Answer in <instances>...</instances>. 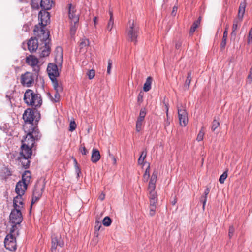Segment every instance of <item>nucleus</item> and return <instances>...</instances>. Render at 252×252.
I'll use <instances>...</instances> for the list:
<instances>
[{
	"mask_svg": "<svg viewBox=\"0 0 252 252\" xmlns=\"http://www.w3.org/2000/svg\"><path fill=\"white\" fill-rule=\"evenodd\" d=\"M227 35H228L227 30V29H226L225 31L223 32L222 40L220 45V47L222 49L224 48V47L226 44Z\"/></svg>",
	"mask_w": 252,
	"mask_h": 252,
	"instance_id": "31",
	"label": "nucleus"
},
{
	"mask_svg": "<svg viewBox=\"0 0 252 252\" xmlns=\"http://www.w3.org/2000/svg\"><path fill=\"white\" fill-rule=\"evenodd\" d=\"M40 32L42 34H43V37L42 38V40H46L47 39V37L49 36V33L46 32V31L43 28L41 29Z\"/></svg>",
	"mask_w": 252,
	"mask_h": 252,
	"instance_id": "41",
	"label": "nucleus"
},
{
	"mask_svg": "<svg viewBox=\"0 0 252 252\" xmlns=\"http://www.w3.org/2000/svg\"><path fill=\"white\" fill-rule=\"evenodd\" d=\"M158 174V171L157 170H154L151 177L148 187V190L149 193V199H157V193L155 191V188Z\"/></svg>",
	"mask_w": 252,
	"mask_h": 252,
	"instance_id": "5",
	"label": "nucleus"
},
{
	"mask_svg": "<svg viewBox=\"0 0 252 252\" xmlns=\"http://www.w3.org/2000/svg\"><path fill=\"white\" fill-rule=\"evenodd\" d=\"M101 227V222L98 220H96L95 221V227H94L95 230L96 231H98V230H99Z\"/></svg>",
	"mask_w": 252,
	"mask_h": 252,
	"instance_id": "52",
	"label": "nucleus"
},
{
	"mask_svg": "<svg viewBox=\"0 0 252 252\" xmlns=\"http://www.w3.org/2000/svg\"><path fill=\"white\" fill-rule=\"evenodd\" d=\"M87 75L89 79H92L95 76V71L93 69L90 70L88 72Z\"/></svg>",
	"mask_w": 252,
	"mask_h": 252,
	"instance_id": "45",
	"label": "nucleus"
},
{
	"mask_svg": "<svg viewBox=\"0 0 252 252\" xmlns=\"http://www.w3.org/2000/svg\"><path fill=\"white\" fill-rule=\"evenodd\" d=\"M39 2H40V0H31V6L33 9H38L39 7Z\"/></svg>",
	"mask_w": 252,
	"mask_h": 252,
	"instance_id": "37",
	"label": "nucleus"
},
{
	"mask_svg": "<svg viewBox=\"0 0 252 252\" xmlns=\"http://www.w3.org/2000/svg\"><path fill=\"white\" fill-rule=\"evenodd\" d=\"M166 117L167 118L165 119V122H164V127L165 128H166L167 127L170 125V121H171L168 115V117Z\"/></svg>",
	"mask_w": 252,
	"mask_h": 252,
	"instance_id": "53",
	"label": "nucleus"
},
{
	"mask_svg": "<svg viewBox=\"0 0 252 252\" xmlns=\"http://www.w3.org/2000/svg\"><path fill=\"white\" fill-rule=\"evenodd\" d=\"M89 45V41L88 39L83 38H82L79 42V47L80 50H82L83 52H85L87 50V48Z\"/></svg>",
	"mask_w": 252,
	"mask_h": 252,
	"instance_id": "25",
	"label": "nucleus"
},
{
	"mask_svg": "<svg viewBox=\"0 0 252 252\" xmlns=\"http://www.w3.org/2000/svg\"><path fill=\"white\" fill-rule=\"evenodd\" d=\"M246 6V3L245 1L241 2L240 4L237 18L239 19L240 20H243L244 15L245 12Z\"/></svg>",
	"mask_w": 252,
	"mask_h": 252,
	"instance_id": "23",
	"label": "nucleus"
},
{
	"mask_svg": "<svg viewBox=\"0 0 252 252\" xmlns=\"http://www.w3.org/2000/svg\"><path fill=\"white\" fill-rule=\"evenodd\" d=\"M203 129H204V127H202L197 134L196 140L198 142L201 141L203 139V137H204V136L205 134V132H204Z\"/></svg>",
	"mask_w": 252,
	"mask_h": 252,
	"instance_id": "33",
	"label": "nucleus"
},
{
	"mask_svg": "<svg viewBox=\"0 0 252 252\" xmlns=\"http://www.w3.org/2000/svg\"><path fill=\"white\" fill-rule=\"evenodd\" d=\"M39 24L44 27L50 22V14L46 10L41 11L39 13Z\"/></svg>",
	"mask_w": 252,
	"mask_h": 252,
	"instance_id": "13",
	"label": "nucleus"
},
{
	"mask_svg": "<svg viewBox=\"0 0 252 252\" xmlns=\"http://www.w3.org/2000/svg\"><path fill=\"white\" fill-rule=\"evenodd\" d=\"M26 62L29 65L34 67L37 65L38 63V60L35 56L30 55L27 57Z\"/></svg>",
	"mask_w": 252,
	"mask_h": 252,
	"instance_id": "21",
	"label": "nucleus"
},
{
	"mask_svg": "<svg viewBox=\"0 0 252 252\" xmlns=\"http://www.w3.org/2000/svg\"><path fill=\"white\" fill-rule=\"evenodd\" d=\"M24 100L28 105L38 107L42 103V99L39 94H35L32 90H28L24 94Z\"/></svg>",
	"mask_w": 252,
	"mask_h": 252,
	"instance_id": "2",
	"label": "nucleus"
},
{
	"mask_svg": "<svg viewBox=\"0 0 252 252\" xmlns=\"http://www.w3.org/2000/svg\"><path fill=\"white\" fill-rule=\"evenodd\" d=\"M100 158V154L99 151L94 148L92 150L91 160L92 162L96 163L99 161Z\"/></svg>",
	"mask_w": 252,
	"mask_h": 252,
	"instance_id": "22",
	"label": "nucleus"
},
{
	"mask_svg": "<svg viewBox=\"0 0 252 252\" xmlns=\"http://www.w3.org/2000/svg\"><path fill=\"white\" fill-rule=\"evenodd\" d=\"M145 159L140 157L138 160V163L139 165H142L144 163Z\"/></svg>",
	"mask_w": 252,
	"mask_h": 252,
	"instance_id": "58",
	"label": "nucleus"
},
{
	"mask_svg": "<svg viewBox=\"0 0 252 252\" xmlns=\"http://www.w3.org/2000/svg\"><path fill=\"white\" fill-rule=\"evenodd\" d=\"M80 151L82 155H86L88 153V151L86 149L83 145H81L80 147Z\"/></svg>",
	"mask_w": 252,
	"mask_h": 252,
	"instance_id": "47",
	"label": "nucleus"
},
{
	"mask_svg": "<svg viewBox=\"0 0 252 252\" xmlns=\"http://www.w3.org/2000/svg\"><path fill=\"white\" fill-rule=\"evenodd\" d=\"M178 7L177 6H174L173 8L172 11L171 12V14L173 16H175L177 11Z\"/></svg>",
	"mask_w": 252,
	"mask_h": 252,
	"instance_id": "57",
	"label": "nucleus"
},
{
	"mask_svg": "<svg viewBox=\"0 0 252 252\" xmlns=\"http://www.w3.org/2000/svg\"><path fill=\"white\" fill-rule=\"evenodd\" d=\"M201 21V17H199V18L196 20L192 24V26L190 28L189 33L190 34H192L193 32L196 30V28L198 27L200 24Z\"/></svg>",
	"mask_w": 252,
	"mask_h": 252,
	"instance_id": "30",
	"label": "nucleus"
},
{
	"mask_svg": "<svg viewBox=\"0 0 252 252\" xmlns=\"http://www.w3.org/2000/svg\"><path fill=\"white\" fill-rule=\"evenodd\" d=\"M27 46L28 50L31 52L35 51L37 49L38 46V43L36 38L31 37L27 43Z\"/></svg>",
	"mask_w": 252,
	"mask_h": 252,
	"instance_id": "16",
	"label": "nucleus"
},
{
	"mask_svg": "<svg viewBox=\"0 0 252 252\" xmlns=\"http://www.w3.org/2000/svg\"><path fill=\"white\" fill-rule=\"evenodd\" d=\"M227 177V171L223 172V173L220 176L219 179V182L221 184H223L224 183L225 179Z\"/></svg>",
	"mask_w": 252,
	"mask_h": 252,
	"instance_id": "39",
	"label": "nucleus"
},
{
	"mask_svg": "<svg viewBox=\"0 0 252 252\" xmlns=\"http://www.w3.org/2000/svg\"><path fill=\"white\" fill-rule=\"evenodd\" d=\"M97 18L96 17H94V18L93 19L94 25H96L97 24Z\"/></svg>",
	"mask_w": 252,
	"mask_h": 252,
	"instance_id": "64",
	"label": "nucleus"
},
{
	"mask_svg": "<svg viewBox=\"0 0 252 252\" xmlns=\"http://www.w3.org/2000/svg\"><path fill=\"white\" fill-rule=\"evenodd\" d=\"M32 148L29 146H26L22 144L21 146V151L20 152L21 155L24 158V159L26 161V164H24V167L27 168L29 167L30 165V158L32 155Z\"/></svg>",
	"mask_w": 252,
	"mask_h": 252,
	"instance_id": "9",
	"label": "nucleus"
},
{
	"mask_svg": "<svg viewBox=\"0 0 252 252\" xmlns=\"http://www.w3.org/2000/svg\"><path fill=\"white\" fill-rule=\"evenodd\" d=\"M51 238L52 245L51 250L52 252H56L58 247L62 248L64 246V242L60 235L54 234L52 236Z\"/></svg>",
	"mask_w": 252,
	"mask_h": 252,
	"instance_id": "10",
	"label": "nucleus"
},
{
	"mask_svg": "<svg viewBox=\"0 0 252 252\" xmlns=\"http://www.w3.org/2000/svg\"><path fill=\"white\" fill-rule=\"evenodd\" d=\"M234 232V228L233 226H231L229 229V236L230 238H231L233 236V233Z\"/></svg>",
	"mask_w": 252,
	"mask_h": 252,
	"instance_id": "54",
	"label": "nucleus"
},
{
	"mask_svg": "<svg viewBox=\"0 0 252 252\" xmlns=\"http://www.w3.org/2000/svg\"><path fill=\"white\" fill-rule=\"evenodd\" d=\"M146 112L145 109H142L140 110L139 116L138 117V119L140 120H144V118L146 115Z\"/></svg>",
	"mask_w": 252,
	"mask_h": 252,
	"instance_id": "40",
	"label": "nucleus"
},
{
	"mask_svg": "<svg viewBox=\"0 0 252 252\" xmlns=\"http://www.w3.org/2000/svg\"><path fill=\"white\" fill-rule=\"evenodd\" d=\"M143 121L144 120L137 119L136 124V130L137 132L140 131L142 129Z\"/></svg>",
	"mask_w": 252,
	"mask_h": 252,
	"instance_id": "34",
	"label": "nucleus"
},
{
	"mask_svg": "<svg viewBox=\"0 0 252 252\" xmlns=\"http://www.w3.org/2000/svg\"><path fill=\"white\" fill-rule=\"evenodd\" d=\"M181 46V43L180 42H178L176 44V48L177 49L179 48Z\"/></svg>",
	"mask_w": 252,
	"mask_h": 252,
	"instance_id": "63",
	"label": "nucleus"
},
{
	"mask_svg": "<svg viewBox=\"0 0 252 252\" xmlns=\"http://www.w3.org/2000/svg\"><path fill=\"white\" fill-rule=\"evenodd\" d=\"M152 81V78L148 77L146 80L143 86V90L145 92L149 91L151 88V84Z\"/></svg>",
	"mask_w": 252,
	"mask_h": 252,
	"instance_id": "27",
	"label": "nucleus"
},
{
	"mask_svg": "<svg viewBox=\"0 0 252 252\" xmlns=\"http://www.w3.org/2000/svg\"><path fill=\"white\" fill-rule=\"evenodd\" d=\"M109 14H110V19L109 20H114V19L113 18V13L111 11H109Z\"/></svg>",
	"mask_w": 252,
	"mask_h": 252,
	"instance_id": "62",
	"label": "nucleus"
},
{
	"mask_svg": "<svg viewBox=\"0 0 252 252\" xmlns=\"http://www.w3.org/2000/svg\"><path fill=\"white\" fill-rule=\"evenodd\" d=\"M45 185L43 182H37L34 188L32 204L37 201L41 197Z\"/></svg>",
	"mask_w": 252,
	"mask_h": 252,
	"instance_id": "7",
	"label": "nucleus"
},
{
	"mask_svg": "<svg viewBox=\"0 0 252 252\" xmlns=\"http://www.w3.org/2000/svg\"><path fill=\"white\" fill-rule=\"evenodd\" d=\"M191 80V74L190 72H189L188 74V76L187 78V79L185 82V86L187 87L188 88H189L190 83Z\"/></svg>",
	"mask_w": 252,
	"mask_h": 252,
	"instance_id": "38",
	"label": "nucleus"
},
{
	"mask_svg": "<svg viewBox=\"0 0 252 252\" xmlns=\"http://www.w3.org/2000/svg\"><path fill=\"white\" fill-rule=\"evenodd\" d=\"M47 71L51 80L56 79L60 75L57 65L53 63H50L48 64Z\"/></svg>",
	"mask_w": 252,
	"mask_h": 252,
	"instance_id": "11",
	"label": "nucleus"
},
{
	"mask_svg": "<svg viewBox=\"0 0 252 252\" xmlns=\"http://www.w3.org/2000/svg\"><path fill=\"white\" fill-rule=\"evenodd\" d=\"M74 168H75V172H76V173L77 175V177H79V174L81 172V170H80V168L79 167V165L75 166Z\"/></svg>",
	"mask_w": 252,
	"mask_h": 252,
	"instance_id": "56",
	"label": "nucleus"
},
{
	"mask_svg": "<svg viewBox=\"0 0 252 252\" xmlns=\"http://www.w3.org/2000/svg\"><path fill=\"white\" fill-rule=\"evenodd\" d=\"M24 130L26 133L32 135V137L34 138L35 140H38L41 137L38 129L34 126L33 125L31 127Z\"/></svg>",
	"mask_w": 252,
	"mask_h": 252,
	"instance_id": "15",
	"label": "nucleus"
},
{
	"mask_svg": "<svg viewBox=\"0 0 252 252\" xmlns=\"http://www.w3.org/2000/svg\"><path fill=\"white\" fill-rule=\"evenodd\" d=\"M19 235V231L16 225H12L10 232L4 239V246L6 249L13 251L17 249L16 237Z\"/></svg>",
	"mask_w": 252,
	"mask_h": 252,
	"instance_id": "1",
	"label": "nucleus"
},
{
	"mask_svg": "<svg viewBox=\"0 0 252 252\" xmlns=\"http://www.w3.org/2000/svg\"><path fill=\"white\" fill-rule=\"evenodd\" d=\"M38 115V113L32 111V109H28L25 110L23 115V118L25 122L23 126L24 129H26L31 127V126H32L33 125L32 123L36 115Z\"/></svg>",
	"mask_w": 252,
	"mask_h": 252,
	"instance_id": "4",
	"label": "nucleus"
},
{
	"mask_svg": "<svg viewBox=\"0 0 252 252\" xmlns=\"http://www.w3.org/2000/svg\"><path fill=\"white\" fill-rule=\"evenodd\" d=\"M31 174L29 171H26L22 175V180L21 181L24 182L28 185L30 182Z\"/></svg>",
	"mask_w": 252,
	"mask_h": 252,
	"instance_id": "26",
	"label": "nucleus"
},
{
	"mask_svg": "<svg viewBox=\"0 0 252 252\" xmlns=\"http://www.w3.org/2000/svg\"><path fill=\"white\" fill-rule=\"evenodd\" d=\"M139 32V27L134 20H130L128 22L126 33L128 38L132 42H136Z\"/></svg>",
	"mask_w": 252,
	"mask_h": 252,
	"instance_id": "3",
	"label": "nucleus"
},
{
	"mask_svg": "<svg viewBox=\"0 0 252 252\" xmlns=\"http://www.w3.org/2000/svg\"><path fill=\"white\" fill-rule=\"evenodd\" d=\"M247 81L250 83L252 81V66L250 69L249 73L247 77Z\"/></svg>",
	"mask_w": 252,
	"mask_h": 252,
	"instance_id": "51",
	"label": "nucleus"
},
{
	"mask_svg": "<svg viewBox=\"0 0 252 252\" xmlns=\"http://www.w3.org/2000/svg\"><path fill=\"white\" fill-rule=\"evenodd\" d=\"M21 83L27 87H31L34 82V77L33 75L27 72L21 76Z\"/></svg>",
	"mask_w": 252,
	"mask_h": 252,
	"instance_id": "12",
	"label": "nucleus"
},
{
	"mask_svg": "<svg viewBox=\"0 0 252 252\" xmlns=\"http://www.w3.org/2000/svg\"><path fill=\"white\" fill-rule=\"evenodd\" d=\"M23 194H17V195L13 199V206L14 208L17 210H20L23 207Z\"/></svg>",
	"mask_w": 252,
	"mask_h": 252,
	"instance_id": "17",
	"label": "nucleus"
},
{
	"mask_svg": "<svg viewBox=\"0 0 252 252\" xmlns=\"http://www.w3.org/2000/svg\"><path fill=\"white\" fill-rule=\"evenodd\" d=\"M220 123L217 120H214L212 123V130L215 131L216 129L219 126Z\"/></svg>",
	"mask_w": 252,
	"mask_h": 252,
	"instance_id": "48",
	"label": "nucleus"
},
{
	"mask_svg": "<svg viewBox=\"0 0 252 252\" xmlns=\"http://www.w3.org/2000/svg\"><path fill=\"white\" fill-rule=\"evenodd\" d=\"M112 64H113L112 60L109 59L108 61V66H107V73L108 74H110L111 73V69L112 68Z\"/></svg>",
	"mask_w": 252,
	"mask_h": 252,
	"instance_id": "44",
	"label": "nucleus"
},
{
	"mask_svg": "<svg viewBox=\"0 0 252 252\" xmlns=\"http://www.w3.org/2000/svg\"><path fill=\"white\" fill-rule=\"evenodd\" d=\"M114 25V20H109L107 26V29L109 31H111Z\"/></svg>",
	"mask_w": 252,
	"mask_h": 252,
	"instance_id": "46",
	"label": "nucleus"
},
{
	"mask_svg": "<svg viewBox=\"0 0 252 252\" xmlns=\"http://www.w3.org/2000/svg\"><path fill=\"white\" fill-rule=\"evenodd\" d=\"M61 92H56V93L54 95V97L52 98V100L54 102H58L60 100V93Z\"/></svg>",
	"mask_w": 252,
	"mask_h": 252,
	"instance_id": "49",
	"label": "nucleus"
},
{
	"mask_svg": "<svg viewBox=\"0 0 252 252\" xmlns=\"http://www.w3.org/2000/svg\"><path fill=\"white\" fill-rule=\"evenodd\" d=\"M156 206H149V215L153 216L156 213Z\"/></svg>",
	"mask_w": 252,
	"mask_h": 252,
	"instance_id": "43",
	"label": "nucleus"
},
{
	"mask_svg": "<svg viewBox=\"0 0 252 252\" xmlns=\"http://www.w3.org/2000/svg\"><path fill=\"white\" fill-rule=\"evenodd\" d=\"M76 127V124L75 122L73 121H71L69 125V130L70 131H73L75 129Z\"/></svg>",
	"mask_w": 252,
	"mask_h": 252,
	"instance_id": "50",
	"label": "nucleus"
},
{
	"mask_svg": "<svg viewBox=\"0 0 252 252\" xmlns=\"http://www.w3.org/2000/svg\"><path fill=\"white\" fill-rule=\"evenodd\" d=\"M150 200V205L149 206H156L157 203V199H149Z\"/></svg>",
	"mask_w": 252,
	"mask_h": 252,
	"instance_id": "55",
	"label": "nucleus"
},
{
	"mask_svg": "<svg viewBox=\"0 0 252 252\" xmlns=\"http://www.w3.org/2000/svg\"><path fill=\"white\" fill-rule=\"evenodd\" d=\"M53 83V86L57 92H62L63 91V88L61 85L59 84L57 80V79L51 80Z\"/></svg>",
	"mask_w": 252,
	"mask_h": 252,
	"instance_id": "29",
	"label": "nucleus"
},
{
	"mask_svg": "<svg viewBox=\"0 0 252 252\" xmlns=\"http://www.w3.org/2000/svg\"><path fill=\"white\" fill-rule=\"evenodd\" d=\"M210 192V189L207 188L204 191V194L200 197V201L202 202L203 208L204 209L207 199V195Z\"/></svg>",
	"mask_w": 252,
	"mask_h": 252,
	"instance_id": "28",
	"label": "nucleus"
},
{
	"mask_svg": "<svg viewBox=\"0 0 252 252\" xmlns=\"http://www.w3.org/2000/svg\"><path fill=\"white\" fill-rule=\"evenodd\" d=\"M242 21V20H240L238 18L234 20L232 25V31L231 32L232 36H235L236 35V31L238 27L240 26V23Z\"/></svg>",
	"mask_w": 252,
	"mask_h": 252,
	"instance_id": "24",
	"label": "nucleus"
},
{
	"mask_svg": "<svg viewBox=\"0 0 252 252\" xmlns=\"http://www.w3.org/2000/svg\"><path fill=\"white\" fill-rule=\"evenodd\" d=\"M54 4L53 0H41L40 6L45 10L50 9Z\"/></svg>",
	"mask_w": 252,
	"mask_h": 252,
	"instance_id": "20",
	"label": "nucleus"
},
{
	"mask_svg": "<svg viewBox=\"0 0 252 252\" xmlns=\"http://www.w3.org/2000/svg\"><path fill=\"white\" fill-rule=\"evenodd\" d=\"M10 222L13 224V225H16L19 231V227L23 220V216L20 210L13 209L10 214Z\"/></svg>",
	"mask_w": 252,
	"mask_h": 252,
	"instance_id": "6",
	"label": "nucleus"
},
{
	"mask_svg": "<svg viewBox=\"0 0 252 252\" xmlns=\"http://www.w3.org/2000/svg\"><path fill=\"white\" fill-rule=\"evenodd\" d=\"M178 115L180 125L182 126H186L188 123V117L187 111L182 105H177Z\"/></svg>",
	"mask_w": 252,
	"mask_h": 252,
	"instance_id": "8",
	"label": "nucleus"
},
{
	"mask_svg": "<svg viewBox=\"0 0 252 252\" xmlns=\"http://www.w3.org/2000/svg\"><path fill=\"white\" fill-rule=\"evenodd\" d=\"M105 194L103 193H101L99 196V199L100 200H103L105 199Z\"/></svg>",
	"mask_w": 252,
	"mask_h": 252,
	"instance_id": "60",
	"label": "nucleus"
},
{
	"mask_svg": "<svg viewBox=\"0 0 252 252\" xmlns=\"http://www.w3.org/2000/svg\"><path fill=\"white\" fill-rule=\"evenodd\" d=\"M109 155L110 156V157H111V158L112 159L113 161V164H115L116 163V158H115V157L111 154H110V153H109Z\"/></svg>",
	"mask_w": 252,
	"mask_h": 252,
	"instance_id": "59",
	"label": "nucleus"
},
{
	"mask_svg": "<svg viewBox=\"0 0 252 252\" xmlns=\"http://www.w3.org/2000/svg\"><path fill=\"white\" fill-rule=\"evenodd\" d=\"M112 222L111 219L109 217H105L103 220V224L105 226H109L111 225Z\"/></svg>",
	"mask_w": 252,
	"mask_h": 252,
	"instance_id": "36",
	"label": "nucleus"
},
{
	"mask_svg": "<svg viewBox=\"0 0 252 252\" xmlns=\"http://www.w3.org/2000/svg\"><path fill=\"white\" fill-rule=\"evenodd\" d=\"M50 49L48 47L46 49L43 50L41 52L40 56L42 57L48 56L49 55V54H50Z\"/></svg>",
	"mask_w": 252,
	"mask_h": 252,
	"instance_id": "42",
	"label": "nucleus"
},
{
	"mask_svg": "<svg viewBox=\"0 0 252 252\" xmlns=\"http://www.w3.org/2000/svg\"><path fill=\"white\" fill-rule=\"evenodd\" d=\"M150 177V165H148L143 175V180L144 182H148Z\"/></svg>",
	"mask_w": 252,
	"mask_h": 252,
	"instance_id": "32",
	"label": "nucleus"
},
{
	"mask_svg": "<svg viewBox=\"0 0 252 252\" xmlns=\"http://www.w3.org/2000/svg\"><path fill=\"white\" fill-rule=\"evenodd\" d=\"M146 155H147V153H146V152L145 151H143L140 155V157H142V158H145L146 157Z\"/></svg>",
	"mask_w": 252,
	"mask_h": 252,
	"instance_id": "61",
	"label": "nucleus"
},
{
	"mask_svg": "<svg viewBox=\"0 0 252 252\" xmlns=\"http://www.w3.org/2000/svg\"><path fill=\"white\" fill-rule=\"evenodd\" d=\"M68 15L71 22L78 23L79 19V13L76 11L75 7L72 6L71 4H69Z\"/></svg>",
	"mask_w": 252,
	"mask_h": 252,
	"instance_id": "14",
	"label": "nucleus"
},
{
	"mask_svg": "<svg viewBox=\"0 0 252 252\" xmlns=\"http://www.w3.org/2000/svg\"><path fill=\"white\" fill-rule=\"evenodd\" d=\"M27 184L21 181H19L16 186L15 191L17 194H24L27 189Z\"/></svg>",
	"mask_w": 252,
	"mask_h": 252,
	"instance_id": "18",
	"label": "nucleus"
},
{
	"mask_svg": "<svg viewBox=\"0 0 252 252\" xmlns=\"http://www.w3.org/2000/svg\"><path fill=\"white\" fill-rule=\"evenodd\" d=\"M78 23L71 22L70 33L71 35H74L77 29Z\"/></svg>",
	"mask_w": 252,
	"mask_h": 252,
	"instance_id": "35",
	"label": "nucleus"
},
{
	"mask_svg": "<svg viewBox=\"0 0 252 252\" xmlns=\"http://www.w3.org/2000/svg\"><path fill=\"white\" fill-rule=\"evenodd\" d=\"M35 141V140L34 139V138L32 137V135L29 133H27L26 137L24 140L22 141V144L24 145L32 148Z\"/></svg>",
	"mask_w": 252,
	"mask_h": 252,
	"instance_id": "19",
	"label": "nucleus"
}]
</instances>
